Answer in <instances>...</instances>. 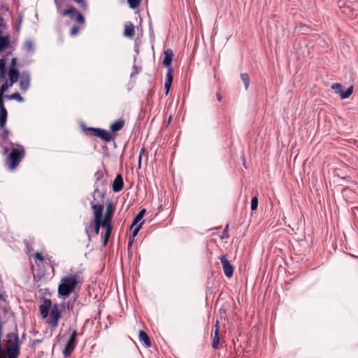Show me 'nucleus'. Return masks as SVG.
Returning a JSON list of instances; mask_svg holds the SVG:
<instances>
[{
	"mask_svg": "<svg viewBox=\"0 0 358 358\" xmlns=\"http://www.w3.org/2000/svg\"><path fill=\"white\" fill-rule=\"evenodd\" d=\"M39 310L43 318L48 317L50 312L47 323L51 329H55L58 326L59 320L61 317V311L59 305L55 303L52 306L51 300L45 299L40 306Z\"/></svg>",
	"mask_w": 358,
	"mask_h": 358,
	"instance_id": "1",
	"label": "nucleus"
},
{
	"mask_svg": "<svg viewBox=\"0 0 358 358\" xmlns=\"http://www.w3.org/2000/svg\"><path fill=\"white\" fill-rule=\"evenodd\" d=\"M80 282V278L77 273L63 277L58 286V294L64 297L69 296Z\"/></svg>",
	"mask_w": 358,
	"mask_h": 358,
	"instance_id": "2",
	"label": "nucleus"
},
{
	"mask_svg": "<svg viewBox=\"0 0 358 358\" xmlns=\"http://www.w3.org/2000/svg\"><path fill=\"white\" fill-rule=\"evenodd\" d=\"M6 344L7 358H17L20 355V341L18 336L14 333L8 334Z\"/></svg>",
	"mask_w": 358,
	"mask_h": 358,
	"instance_id": "3",
	"label": "nucleus"
},
{
	"mask_svg": "<svg viewBox=\"0 0 358 358\" xmlns=\"http://www.w3.org/2000/svg\"><path fill=\"white\" fill-rule=\"evenodd\" d=\"M338 6L341 12L350 18H356L358 15V3L348 0H339Z\"/></svg>",
	"mask_w": 358,
	"mask_h": 358,
	"instance_id": "4",
	"label": "nucleus"
},
{
	"mask_svg": "<svg viewBox=\"0 0 358 358\" xmlns=\"http://www.w3.org/2000/svg\"><path fill=\"white\" fill-rule=\"evenodd\" d=\"M24 156V150L22 145H17V148L12 150L6 159V163L8 167L13 170L20 164Z\"/></svg>",
	"mask_w": 358,
	"mask_h": 358,
	"instance_id": "5",
	"label": "nucleus"
},
{
	"mask_svg": "<svg viewBox=\"0 0 358 358\" xmlns=\"http://www.w3.org/2000/svg\"><path fill=\"white\" fill-rule=\"evenodd\" d=\"M14 320V314L10 308L3 306L0 309V338L2 336L3 325Z\"/></svg>",
	"mask_w": 358,
	"mask_h": 358,
	"instance_id": "6",
	"label": "nucleus"
},
{
	"mask_svg": "<svg viewBox=\"0 0 358 358\" xmlns=\"http://www.w3.org/2000/svg\"><path fill=\"white\" fill-rule=\"evenodd\" d=\"M145 212V209L143 208L134 217L131 225V227H134L132 231L133 237H135L138 234L142 224H143L144 220L143 218Z\"/></svg>",
	"mask_w": 358,
	"mask_h": 358,
	"instance_id": "7",
	"label": "nucleus"
},
{
	"mask_svg": "<svg viewBox=\"0 0 358 358\" xmlns=\"http://www.w3.org/2000/svg\"><path fill=\"white\" fill-rule=\"evenodd\" d=\"M331 89L336 94H339L341 99L348 98L353 92V87L350 86L347 90H344L343 87L340 83H334L331 85Z\"/></svg>",
	"mask_w": 358,
	"mask_h": 358,
	"instance_id": "8",
	"label": "nucleus"
},
{
	"mask_svg": "<svg viewBox=\"0 0 358 358\" xmlns=\"http://www.w3.org/2000/svg\"><path fill=\"white\" fill-rule=\"evenodd\" d=\"M76 336L77 332L76 331L73 330L70 335V337L65 345L64 349L63 350V355H64V357L69 356L71 352L74 350L76 345Z\"/></svg>",
	"mask_w": 358,
	"mask_h": 358,
	"instance_id": "9",
	"label": "nucleus"
},
{
	"mask_svg": "<svg viewBox=\"0 0 358 358\" xmlns=\"http://www.w3.org/2000/svg\"><path fill=\"white\" fill-rule=\"evenodd\" d=\"M16 65L17 58L13 57L11 59L10 66L8 72V78L12 83H17L20 76V73L16 69Z\"/></svg>",
	"mask_w": 358,
	"mask_h": 358,
	"instance_id": "10",
	"label": "nucleus"
},
{
	"mask_svg": "<svg viewBox=\"0 0 358 358\" xmlns=\"http://www.w3.org/2000/svg\"><path fill=\"white\" fill-rule=\"evenodd\" d=\"M20 88L22 91L26 92L30 86L31 76L28 71H23L20 75Z\"/></svg>",
	"mask_w": 358,
	"mask_h": 358,
	"instance_id": "11",
	"label": "nucleus"
},
{
	"mask_svg": "<svg viewBox=\"0 0 358 358\" xmlns=\"http://www.w3.org/2000/svg\"><path fill=\"white\" fill-rule=\"evenodd\" d=\"M220 262L222 265L224 275L229 278L232 277L234 273V267L227 259L226 256H222Z\"/></svg>",
	"mask_w": 358,
	"mask_h": 358,
	"instance_id": "12",
	"label": "nucleus"
},
{
	"mask_svg": "<svg viewBox=\"0 0 358 358\" xmlns=\"http://www.w3.org/2000/svg\"><path fill=\"white\" fill-rule=\"evenodd\" d=\"M4 92L0 90V115L1 124L6 122L7 120V110L4 107L3 99L5 98Z\"/></svg>",
	"mask_w": 358,
	"mask_h": 358,
	"instance_id": "13",
	"label": "nucleus"
},
{
	"mask_svg": "<svg viewBox=\"0 0 358 358\" xmlns=\"http://www.w3.org/2000/svg\"><path fill=\"white\" fill-rule=\"evenodd\" d=\"M107 224L106 223V221H102V220H94V223L91 224L87 229L86 231L87 233L89 232L90 229H93L94 231V234L96 235H98L99 233L100 227H105Z\"/></svg>",
	"mask_w": 358,
	"mask_h": 358,
	"instance_id": "14",
	"label": "nucleus"
},
{
	"mask_svg": "<svg viewBox=\"0 0 358 358\" xmlns=\"http://www.w3.org/2000/svg\"><path fill=\"white\" fill-rule=\"evenodd\" d=\"M173 69L169 68V69H168L166 75V81L164 83V90H165V93L166 95L169 94V92L170 90V88H171V86L172 84L173 77Z\"/></svg>",
	"mask_w": 358,
	"mask_h": 358,
	"instance_id": "15",
	"label": "nucleus"
},
{
	"mask_svg": "<svg viewBox=\"0 0 358 358\" xmlns=\"http://www.w3.org/2000/svg\"><path fill=\"white\" fill-rule=\"evenodd\" d=\"M114 208L111 203H108L106 206V209L104 213L103 218L102 217V221H106V223H111Z\"/></svg>",
	"mask_w": 358,
	"mask_h": 358,
	"instance_id": "16",
	"label": "nucleus"
},
{
	"mask_svg": "<svg viewBox=\"0 0 358 358\" xmlns=\"http://www.w3.org/2000/svg\"><path fill=\"white\" fill-rule=\"evenodd\" d=\"M173 53L171 49H167L164 51V57L163 59V64L169 69L171 68V64L173 59Z\"/></svg>",
	"mask_w": 358,
	"mask_h": 358,
	"instance_id": "17",
	"label": "nucleus"
},
{
	"mask_svg": "<svg viewBox=\"0 0 358 358\" xmlns=\"http://www.w3.org/2000/svg\"><path fill=\"white\" fill-rule=\"evenodd\" d=\"M103 208V205L92 203V208L93 210L94 220H102Z\"/></svg>",
	"mask_w": 358,
	"mask_h": 358,
	"instance_id": "18",
	"label": "nucleus"
},
{
	"mask_svg": "<svg viewBox=\"0 0 358 358\" xmlns=\"http://www.w3.org/2000/svg\"><path fill=\"white\" fill-rule=\"evenodd\" d=\"M123 180L120 175H117L113 182V190L115 192H118L122 190L123 187Z\"/></svg>",
	"mask_w": 358,
	"mask_h": 358,
	"instance_id": "19",
	"label": "nucleus"
},
{
	"mask_svg": "<svg viewBox=\"0 0 358 358\" xmlns=\"http://www.w3.org/2000/svg\"><path fill=\"white\" fill-rule=\"evenodd\" d=\"M218 324H219V322L217 320L215 325L214 337H213V343H212V347L215 350L219 348V344H220Z\"/></svg>",
	"mask_w": 358,
	"mask_h": 358,
	"instance_id": "20",
	"label": "nucleus"
},
{
	"mask_svg": "<svg viewBox=\"0 0 358 358\" xmlns=\"http://www.w3.org/2000/svg\"><path fill=\"white\" fill-rule=\"evenodd\" d=\"M22 49L24 52L28 54L34 53L35 50V45L34 41L31 39H27L24 41Z\"/></svg>",
	"mask_w": 358,
	"mask_h": 358,
	"instance_id": "21",
	"label": "nucleus"
},
{
	"mask_svg": "<svg viewBox=\"0 0 358 358\" xmlns=\"http://www.w3.org/2000/svg\"><path fill=\"white\" fill-rule=\"evenodd\" d=\"M124 123L123 119H119L110 124V129L113 132H117L123 128Z\"/></svg>",
	"mask_w": 358,
	"mask_h": 358,
	"instance_id": "22",
	"label": "nucleus"
},
{
	"mask_svg": "<svg viewBox=\"0 0 358 358\" xmlns=\"http://www.w3.org/2000/svg\"><path fill=\"white\" fill-rule=\"evenodd\" d=\"M134 27L131 23L125 24L124 35L126 37L132 38L134 36Z\"/></svg>",
	"mask_w": 358,
	"mask_h": 358,
	"instance_id": "23",
	"label": "nucleus"
},
{
	"mask_svg": "<svg viewBox=\"0 0 358 358\" xmlns=\"http://www.w3.org/2000/svg\"><path fill=\"white\" fill-rule=\"evenodd\" d=\"M0 80L3 81L2 85L0 87V90L6 92L15 83H12L11 80H9L10 82L6 78V76L3 78H1Z\"/></svg>",
	"mask_w": 358,
	"mask_h": 358,
	"instance_id": "24",
	"label": "nucleus"
},
{
	"mask_svg": "<svg viewBox=\"0 0 358 358\" xmlns=\"http://www.w3.org/2000/svg\"><path fill=\"white\" fill-rule=\"evenodd\" d=\"M97 137L106 142H110L111 140L110 134L108 131L102 129H101Z\"/></svg>",
	"mask_w": 358,
	"mask_h": 358,
	"instance_id": "25",
	"label": "nucleus"
},
{
	"mask_svg": "<svg viewBox=\"0 0 358 358\" xmlns=\"http://www.w3.org/2000/svg\"><path fill=\"white\" fill-rule=\"evenodd\" d=\"M139 338L141 341H143L145 345L147 348H149L151 346V343H150V338L145 331H139Z\"/></svg>",
	"mask_w": 358,
	"mask_h": 358,
	"instance_id": "26",
	"label": "nucleus"
},
{
	"mask_svg": "<svg viewBox=\"0 0 358 358\" xmlns=\"http://www.w3.org/2000/svg\"><path fill=\"white\" fill-rule=\"evenodd\" d=\"M9 46V40L6 36H1V31L0 30V52Z\"/></svg>",
	"mask_w": 358,
	"mask_h": 358,
	"instance_id": "27",
	"label": "nucleus"
},
{
	"mask_svg": "<svg viewBox=\"0 0 358 358\" xmlns=\"http://www.w3.org/2000/svg\"><path fill=\"white\" fill-rule=\"evenodd\" d=\"M5 99L8 100H16L17 101L20 103L24 101V99L18 92H15L10 95H6Z\"/></svg>",
	"mask_w": 358,
	"mask_h": 358,
	"instance_id": "28",
	"label": "nucleus"
},
{
	"mask_svg": "<svg viewBox=\"0 0 358 358\" xmlns=\"http://www.w3.org/2000/svg\"><path fill=\"white\" fill-rule=\"evenodd\" d=\"M104 227H106V232H105V235H104L103 245H106L108 242V240L110 236V234H111V231H112L111 223H107V224L105 225Z\"/></svg>",
	"mask_w": 358,
	"mask_h": 358,
	"instance_id": "29",
	"label": "nucleus"
},
{
	"mask_svg": "<svg viewBox=\"0 0 358 358\" xmlns=\"http://www.w3.org/2000/svg\"><path fill=\"white\" fill-rule=\"evenodd\" d=\"M6 73V60L3 58L0 59V78L5 77Z\"/></svg>",
	"mask_w": 358,
	"mask_h": 358,
	"instance_id": "30",
	"label": "nucleus"
},
{
	"mask_svg": "<svg viewBox=\"0 0 358 358\" xmlns=\"http://www.w3.org/2000/svg\"><path fill=\"white\" fill-rule=\"evenodd\" d=\"M241 78L242 81L244 83L245 88L246 90H248V88L249 87V85H250V77H249V75L248 73H241Z\"/></svg>",
	"mask_w": 358,
	"mask_h": 358,
	"instance_id": "31",
	"label": "nucleus"
},
{
	"mask_svg": "<svg viewBox=\"0 0 358 358\" xmlns=\"http://www.w3.org/2000/svg\"><path fill=\"white\" fill-rule=\"evenodd\" d=\"M78 13L77 10L75 8H69L64 12V15H69L71 18H73L76 13Z\"/></svg>",
	"mask_w": 358,
	"mask_h": 358,
	"instance_id": "32",
	"label": "nucleus"
},
{
	"mask_svg": "<svg viewBox=\"0 0 358 358\" xmlns=\"http://www.w3.org/2000/svg\"><path fill=\"white\" fill-rule=\"evenodd\" d=\"M128 3L131 8H136L140 5L141 0H127Z\"/></svg>",
	"mask_w": 358,
	"mask_h": 358,
	"instance_id": "33",
	"label": "nucleus"
},
{
	"mask_svg": "<svg viewBox=\"0 0 358 358\" xmlns=\"http://www.w3.org/2000/svg\"><path fill=\"white\" fill-rule=\"evenodd\" d=\"M258 206V199L257 196H254L251 200V210H255Z\"/></svg>",
	"mask_w": 358,
	"mask_h": 358,
	"instance_id": "34",
	"label": "nucleus"
},
{
	"mask_svg": "<svg viewBox=\"0 0 358 358\" xmlns=\"http://www.w3.org/2000/svg\"><path fill=\"white\" fill-rule=\"evenodd\" d=\"M87 130L90 132L91 135L97 137L101 129L89 127L87 129Z\"/></svg>",
	"mask_w": 358,
	"mask_h": 358,
	"instance_id": "35",
	"label": "nucleus"
},
{
	"mask_svg": "<svg viewBox=\"0 0 358 358\" xmlns=\"http://www.w3.org/2000/svg\"><path fill=\"white\" fill-rule=\"evenodd\" d=\"M76 19L78 22L81 23V24H83L84 22H85V18H84L83 15L81 13H76Z\"/></svg>",
	"mask_w": 358,
	"mask_h": 358,
	"instance_id": "36",
	"label": "nucleus"
},
{
	"mask_svg": "<svg viewBox=\"0 0 358 358\" xmlns=\"http://www.w3.org/2000/svg\"><path fill=\"white\" fill-rule=\"evenodd\" d=\"M144 152H145V149L143 148H141V151H140V154H139V157H138V169H141L142 155H143Z\"/></svg>",
	"mask_w": 358,
	"mask_h": 358,
	"instance_id": "37",
	"label": "nucleus"
},
{
	"mask_svg": "<svg viewBox=\"0 0 358 358\" xmlns=\"http://www.w3.org/2000/svg\"><path fill=\"white\" fill-rule=\"evenodd\" d=\"M34 259H35L36 262V261L43 262L44 259L43 255L39 252L36 253V255H34Z\"/></svg>",
	"mask_w": 358,
	"mask_h": 358,
	"instance_id": "38",
	"label": "nucleus"
},
{
	"mask_svg": "<svg viewBox=\"0 0 358 358\" xmlns=\"http://www.w3.org/2000/svg\"><path fill=\"white\" fill-rule=\"evenodd\" d=\"M78 29H79L78 27H77V26H73V27L71 28V34L72 36H75L76 34H78Z\"/></svg>",
	"mask_w": 358,
	"mask_h": 358,
	"instance_id": "39",
	"label": "nucleus"
},
{
	"mask_svg": "<svg viewBox=\"0 0 358 358\" xmlns=\"http://www.w3.org/2000/svg\"><path fill=\"white\" fill-rule=\"evenodd\" d=\"M2 129V134L1 136L3 138H5L8 135V131L4 128V127L1 129Z\"/></svg>",
	"mask_w": 358,
	"mask_h": 358,
	"instance_id": "40",
	"label": "nucleus"
},
{
	"mask_svg": "<svg viewBox=\"0 0 358 358\" xmlns=\"http://www.w3.org/2000/svg\"><path fill=\"white\" fill-rule=\"evenodd\" d=\"M134 70L135 72L132 73L131 76H132L134 73L137 74L139 72L138 69L136 66H134Z\"/></svg>",
	"mask_w": 358,
	"mask_h": 358,
	"instance_id": "41",
	"label": "nucleus"
},
{
	"mask_svg": "<svg viewBox=\"0 0 358 358\" xmlns=\"http://www.w3.org/2000/svg\"><path fill=\"white\" fill-rule=\"evenodd\" d=\"M216 96H217V100H218L219 101H222V96H221L220 93L217 92V93L216 94Z\"/></svg>",
	"mask_w": 358,
	"mask_h": 358,
	"instance_id": "42",
	"label": "nucleus"
},
{
	"mask_svg": "<svg viewBox=\"0 0 358 358\" xmlns=\"http://www.w3.org/2000/svg\"><path fill=\"white\" fill-rule=\"evenodd\" d=\"M75 1L78 3H80L83 1V0H75Z\"/></svg>",
	"mask_w": 358,
	"mask_h": 358,
	"instance_id": "43",
	"label": "nucleus"
},
{
	"mask_svg": "<svg viewBox=\"0 0 358 358\" xmlns=\"http://www.w3.org/2000/svg\"><path fill=\"white\" fill-rule=\"evenodd\" d=\"M132 245V241H129V246L131 245Z\"/></svg>",
	"mask_w": 358,
	"mask_h": 358,
	"instance_id": "44",
	"label": "nucleus"
}]
</instances>
